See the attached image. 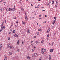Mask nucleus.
I'll use <instances>...</instances> for the list:
<instances>
[{
  "mask_svg": "<svg viewBox=\"0 0 60 60\" xmlns=\"http://www.w3.org/2000/svg\"><path fill=\"white\" fill-rule=\"evenodd\" d=\"M50 30V28L48 30H47V33H49V31Z\"/></svg>",
  "mask_w": 60,
  "mask_h": 60,
  "instance_id": "nucleus-1",
  "label": "nucleus"
},
{
  "mask_svg": "<svg viewBox=\"0 0 60 60\" xmlns=\"http://www.w3.org/2000/svg\"><path fill=\"white\" fill-rule=\"evenodd\" d=\"M56 4L55 5V6L56 7H57V4H58V2H57V1H56Z\"/></svg>",
  "mask_w": 60,
  "mask_h": 60,
  "instance_id": "nucleus-2",
  "label": "nucleus"
},
{
  "mask_svg": "<svg viewBox=\"0 0 60 60\" xmlns=\"http://www.w3.org/2000/svg\"><path fill=\"white\" fill-rule=\"evenodd\" d=\"M11 11H14L15 10V9H14L13 8H11Z\"/></svg>",
  "mask_w": 60,
  "mask_h": 60,
  "instance_id": "nucleus-3",
  "label": "nucleus"
},
{
  "mask_svg": "<svg viewBox=\"0 0 60 60\" xmlns=\"http://www.w3.org/2000/svg\"><path fill=\"white\" fill-rule=\"evenodd\" d=\"M14 36L15 37H18V35H17L16 34H15L14 35Z\"/></svg>",
  "mask_w": 60,
  "mask_h": 60,
  "instance_id": "nucleus-4",
  "label": "nucleus"
},
{
  "mask_svg": "<svg viewBox=\"0 0 60 60\" xmlns=\"http://www.w3.org/2000/svg\"><path fill=\"white\" fill-rule=\"evenodd\" d=\"M4 26H1V29H4V28H5V27L4 28Z\"/></svg>",
  "mask_w": 60,
  "mask_h": 60,
  "instance_id": "nucleus-5",
  "label": "nucleus"
},
{
  "mask_svg": "<svg viewBox=\"0 0 60 60\" xmlns=\"http://www.w3.org/2000/svg\"><path fill=\"white\" fill-rule=\"evenodd\" d=\"M53 50H54V49H52L50 50V52H53Z\"/></svg>",
  "mask_w": 60,
  "mask_h": 60,
  "instance_id": "nucleus-6",
  "label": "nucleus"
},
{
  "mask_svg": "<svg viewBox=\"0 0 60 60\" xmlns=\"http://www.w3.org/2000/svg\"><path fill=\"white\" fill-rule=\"evenodd\" d=\"M25 19L26 20V21H27V19H28V18L27 17V16H25Z\"/></svg>",
  "mask_w": 60,
  "mask_h": 60,
  "instance_id": "nucleus-7",
  "label": "nucleus"
},
{
  "mask_svg": "<svg viewBox=\"0 0 60 60\" xmlns=\"http://www.w3.org/2000/svg\"><path fill=\"white\" fill-rule=\"evenodd\" d=\"M30 32V29H29L27 31V32L28 33H29Z\"/></svg>",
  "mask_w": 60,
  "mask_h": 60,
  "instance_id": "nucleus-8",
  "label": "nucleus"
},
{
  "mask_svg": "<svg viewBox=\"0 0 60 60\" xmlns=\"http://www.w3.org/2000/svg\"><path fill=\"white\" fill-rule=\"evenodd\" d=\"M8 48H10V44H8Z\"/></svg>",
  "mask_w": 60,
  "mask_h": 60,
  "instance_id": "nucleus-9",
  "label": "nucleus"
},
{
  "mask_svg": "<svg viewBox=\"0 0 60 60\" xmlns=\"http://www.w3.org/2000/svg\"><path fill=\"white\" fill-rule=\"evenodd\" d=\"M19 40H18L17 42L18 45H19Z\"/></svg>",
  "mask_w": 60,
  "mask_h": 60,
  "instance_id": "nucleus-10",
  "label": "nucleus"
},
{
  "mask_svg": "<svg viewBox=\"0 0 60 60\" xmlns=\"http://www.w3.org/2000/svg\"><path fill=\"white\" fill-rule=\"evenodd\" d=\"M34 55L35 56H37V55H38V54L36 53H35L34 54Z\"/></svg>",
  "mask_w": 60,
  "mask_h": 60,
  "instance_id": "nucleus-11",
  "label": "nucleus"
},
{
  "mask_svg": "<svg viewBox=\"0 0 60 60\" xmlns=\"http://www.w3.org/2000/svg\"><path fill=\"white\" fill-rule=\"evenodd\" d=\"M44 52H42L41 53L43 55H45V53H44Z\"/></svg>",
  "mask_w": 60,
  "mask_h": 60,
  "instance_id": "nucleus-12",
  "label": "nucleus"
},
{
  "mask_svg": "<svg viewBox=\"0 0 60 60\" xmlns=\"http://www.w3.org/2000/svg\"><path fill=\"white\" fill-rule=\"evenodd\" d=\"M37 35H39V34H40L39 33V32H37Z\"/></svg>",
  "mask_w": 60,
  "mask_h": 60,
  "instance_id": "nucleus-13",
  "label": "nucleus"
},
{
  "mask_svg": "<svg viewBox=\"0 0 60 60\" xmlns=\"http://www.w3.org/2000/svg\"><path fill=\"white\" fill-rule=\"evenodd\" d=\"M38 31H40L41 32V31H42V30L41 29H38Z\"/></svg>",
  "mask_w": 60,
  "mask_h": 60,
  "instance_id": "nucleus-14",
  "label": "nucleus"
},
{
  "mask_svg": "<svg viewBox=\"0 0 60 60\" xmlns=\"http://www.w3.org/2000/svg\"><path fill=\"white\" fill-rule=\"evenodd\" d=\"M2 46H3V45H2V44H0V48H1V47H2Z\"/></svg>",
  "mask_w": 60,
  "mask_h": 60,
  "instance_id": "nucleus-15",
  "label": "nucleus"
},
{
  "mask_svg": "<svg viewBox=\"0 0 60 60\" xmlns=\"http://www.w3.org/2000/svg\"><path fill=\"white\" fill-rule=\"evenodd\" d=\"M27 58L28 59H31V57H30L29 56H28L27 57Z\"/></svg>",
  "mask_w": 60,
  "mask_h": 60,
  "instance_id": "nucleus-16",
  "label": "nucleus"
},
{
  "mask_svg": "<svg viewBox=\"0 0 60 60\" xmlns=\"http://www.w3.org/2000/svg\"><path fill=\"white\" fill-rule=\"evenodd\" d=\"M21 9L22 11H24V9L22 8H21Z\"/></svg>",
  "mask_w": 60,
  "mask_h": 60,
  "instance_id": "nucleus-17",
  "label": "nucleus"
},
{
  "mask_svg": "<svg viewBox=\"0 0 60 60\" xmlns=\"http://www.w3.org/2000/svg\"><path fill=\"white\" fill-rule=\"evenodd\" d=\"M22 23H23L24 25H25V23L24 22H23V21H22Z\"/></svg>",
  "mask_w": 60,
  "mask_h": 60,
  "instance_id": "nucleus-18",
  "label": "nucleus"
},
{
  "mask_svg": "<svg viewBox=\"0 0 60 60\" xmlns=\"http://www.w3.org/2000/svg\"><path fill=\"white\" fill-rule=\"evenodd\" d=\"M1 11H3V10H4V8H1Z\"/></svg>",
  "mask_w": 60,
  "mask_h": 60,
  "instance_id": "nucleus-19",
  "label": "nucleus"
},
{
  "mask_svg": "<svg viewBox=\"0 0 60 60\" xmlns=\"http://www.w3.org/2000/svg\"><path fill=\"white\" fill-rule=\"evenodd\" d=\"M52 4H54V1H52Z\"/></svg>",
  "mask_w": 60,
  "mask_h": 60,
  "instance_id": "nucleus-20",
  "label": "nucleus"
},
{
  "mask_svg": "<svg viewBox=\"0 0 60 60\" xmlns=\"http://www.w3.org/2000/svg\"><path fill=\"white\" fill-rule=\"evenodd\" d=\"M7 57H6L5 58L4 60H7Z\"/></svg>",
  "mask_w": 60,
  "mask_h": 60,
  "instance_id": "nucleus-21",
  "label": "nucleus"
},
{
  "mask_svg": "<svg viewBox=\"0 0 60 60\" xmlns=\"http://www.w3.org/2000/svg\"><path fill=\"white\" fill-rule=\"evenodd\" d=\"M22 1V0H20L19 1V3L20 4H21V1Z\"/></svg>",
  "mask_w": 60,
  "mask_h": 60,
  "instance_id": "nucleus-22",
  "label": "nucleus"
},
{
  "mask_svg": "<svg viewBox=\"0 0 60 60\" xmlns=\"http://www.w3.org/2000/svg\"><path fill=\"white\" fill-rule=\"evenodd\" d=\"M2 30H3V29H2L1 28L0 30V32H2Z\"/></svg>",
  "mask_w": 60,
  "mask_h": 60,
  "instance_id": "nucleus-23",
  "label": "nucleus"
},
{
  "mask_svg": "<svg viewBox=\"0 0 60 60\" xmlns=\"http://www.w3.org/2000/svg\"><path fill=\"white\" fill-rule=\"evenodd\" d=\"M34 49H33L32 50V52H34Z\"/></svg>",
  "mask_w": 60,
  "mask_h": 60,
  "instance_id": "nucleus-24",
  "label": "nucleus"
},
{
  "mask_svg": "<svg viewBox=\"0 0 60 60\" xmlns=\"http://www.w3.org/2000/svg\"><path fill=\"white\" fill-rule=\"evenodd\" d=\"M44 42V40H42L41 41V43H43V42Z\"/></svg>",
  "mask_w": 60,
  "mask_h": 60,
  "instance_id": "nucleus-25",
  "label": "nucleus"
},
{
  "mask_svg": "<svg viewBox=\"0 0 60 60\" xmlns=\"http://www.w3.org/2000/svg\"><path fill=\"white\" fill-rule=\"evenodd\" d=\"M15 32H16V31H15V30H14L13 31V33H15Z\"/></svg>",
  "mask_w": 60,
  "mask_h": 60,
  "instance_id": "nucleus-26",
  "label": "nucleus"
},
{
  "mask_svg": "<svg viewBox=\"0 0 60 60\" xmlns=\"http://www.w3.org/2000/svg\"><path fill=\"white\" fill-rule=\"evenodd\" d=\"M9 11V9H6V11Z\"/></svg>",
  "mask_w": 60,
  "mask_h": 60,
  "instance_id": "nucleus-27",
  "label": "nucleus"
},
{
  "mask_svg": "<svg viewBox=\"0 0 60 60\" xmlns=\"http://www.w3.org/2000/svg\"><path fill=\"white\" fill-rule=\"evenodd\" d=\"M53 45H54V43H52L51 45L52 46H53Z\"/></svg>",
  "mask_w": 60,
  "mask_h": 60,
  "instance_id": "nucleus-28",
  "label": "nucleus"
},
{
  "mask_svg": "<svg viewBox=\"0 0 60 60\" xmlns=\"http://www.w3.org/2000/svg\"><path fill=\"white\" fill-rule=\"evenodd\" d=\"M9 54H10V55H11V54H12V53L11 52H10Z\"/></svg>",
  "mask_w": 60,
  "mask_h": 60,
  "instance_id": "nucleus-29",
  "label": "nucleus"
},
{
  "mask_svg": "<svg viewBox=\"0 0 60 60\" xmlns=\"http://www.w3.org/2000/svg\"><path fill=\"white\" fill-rule=\"evenodd\" d=\"M6 4V2H5L4 3V5H5V4Z\"/></svg>",
  "mask_w": 60,
  "mask_h": 60,
  "instance_id": "nucleus-30",
  "label": "nucleus"
},
{
  "mask_svg": "<svg viewBox=\"0 0 60 60\" xmlns=\"http://www.w3.org/2000/svg\"><path fill=\"white\" fill-rule=\"evenodd\" d=\"M22 44H24L25 43L24 42V41H22Z\"/></svg>",
  "mask_w": 60,
  "mask_h": 60,
  "instance_id": "nucleus-31",
  "label": "nucleus"
},
{
  "mask_svg": "<svg viewBox=\"0 0 60 60\" xmlns=\"http://www.w3.org/2000/svg\"><path fill=\"white\" fill-rule=\"evenodd\" d=\"M51 57H49V60H50V59H51Z\"/></svg>",
  "mask_w": 60,
  "mask_h": 60,
  "instance_id": "nucleus-32",
  "label": "nucleus"
},
{
  "mask_svg": "<svg viewBox=\"0 0 60 60\" xmlns=\"http://www.w3.org/2000/svg\"><path fill=\"white\" fill-rule=\"evenodd\" d=\"M46 23V21H45L43 22V24H44V23Z\"/></svg>",
  "mask_w": 60,
  "mask_h": 60,
  "instance_id": "nucleus-33",
  "label": "nucleus"
},
{
  "mask_svg": "<svg viewBox=\"0 0 60 60\" xmlns=\"http://www.w3.org/2000/svg\"><path fill=\"white\" fill-rule=\"evenodd\" d=\"M38 41H37L36 42V44H37V43H38Z\"/></svg>",
  "mask_w": 60,
  "mask_h": 60,
  "instance_id": "nucleus-34",
  "label": "nucleus"
},
{
  "mask_svg": "<svg viewBox=\"0 0 60 60\" xmlns=\"http://www.w3.org/2000/svg\"><path fill=\"white\" fill-rule=\"evenodd\" d=\"M5 23H6V20H5Z\"/></svg>",
  "mask_w": 60,
  "mask_h": 60,
  "instance_id": "nucleus-35",
  "label": "nucleus"
},
{
  "mask_svg": "<svg viewBox=\"0 0 60 60\" xmlns=\"http://www.w3.org/2000/svg\"><path fill=\"white\" fill-rule=\"evenodd\" d=\"M17 25H15V28H17Z\"/></svg>",
  "mask_w": 60,
  "mask_h": 60,
  "instance_id": "nucleus-36",
  "label": "nucleus"
},
{
  "mask_svg": "<svg viewBox=\"0 0 60 60\" xmlns=\"http://www.w3.org/2000/svg\"><path fill=\"white\" fill-rule=\"evenodd\" d=\"M13 23H11V26H13Z\"/></svg>",
  "mask_w": 60,
  "mask_h": 60,
  "instance_id": "nucleus-37",
  "label": "nucleus"
},
{
  "mask_svg": "<svg viewBox=\"0 0 60 60\" xmlns=\"http://www.w3.org/2000/svg\"><path fill=\"white\" fill-rule=\"evenodd\" d=\"M46 50V49H45L44 50V52H45Z\"/></svg>",
  "mask_w": 60,
  "mask_h": 60,
  "instance_id": "nucleus-38",
  "label": "nucleus"
},
{
  "mask_svg": "<svg viewBox=\"0 0 60 60\" xmlns=\"http://www.w3.org/2000/svg\"><path fill=\"white\" fill-rule=\"evenodd\" d=\"M49 34H48L47 36V37H49Z\"/></svg>",
  "mask_w": 60,
  "mask_h": 60,
  "instance_id": "nucleus-39",
  "label": "nucleus"
},
{
  "mask_svg": "<svg viewBox=\"0 0 60 60\" xmlns=\"http://www.w3.org/2000/svg\"><path fill=\"white\" fill-rule=\"evenodd\" d=\"M25 15L26 16V12L25 13Z\"/></svg>",
  "mask_w": 60,
  "mask_h": 60,
  "instance_id": "nucleus-40",
  "label": "nucleus"
},
{
  "mask_svg": "<svg viewBox=\"0 0 60 60\" xmlns=\"http://www.w3.org/2000/svg\"><path fill=\"white\" fill-rule=\"evenodd\" d=\"M16 23H19V21H16Z\"/></svg>",
  "mask_w": 60,
  "mask_h": 60,
  "instance_id": "nucleus-41",
  "label": "nucleus"
},
{
  "mask_svg": "<svg viewBox=\"0 0 60 60\" xmlns=\"http://www.w3.org/2000/svg\"><path fill=\"white\" fill-rule=\"evenodd\" d=\"M8 40H10V37L8 38Z\"/></svg>",
  "mask_w": 60,
  "mask_h": 60,
  "instance_id": "nucleus-42",
  "label": "nucleus"
},
{
  "mask_svg": "<svg viewBox=\"0 0 60 60\" xmlns=\"http://www.w3.org/2000/svg\"><path fill=\"white\" fill-rule=\"evenodd\" d=\"M35 7V8H39V7Z\"/></svg>",
  "mask_w": 60,
  "mask_h": 60,
  "instance_id": "nucleus-43",
  "label": "nucleus"
},
{
  "mask_svg": "<svg viewBox=\"0 0 60 60\" xmlns=\"http://www.w3.org/2000/svg\"><path fill=\"white\" fill-rule=\"evenodd\" d=\"M3 25H4V23H2V24H1L2 26H3Z\"/></svg>",
  "mask_w": 60,
  "mask_h": 60,
  "instance_id": "nucleus-44",
  "label": "nucleus"
},
{
  "mask_svg": "<svg viewBox=\"0 0 60 60\" xmlns=\"http://www.w3.org/2000/svg\"><path fill=\"white\" fill-rule=\"evenodd\" d=\"M9 11H11V9L10 8H9Z\"/></svg>",
  "mask_w": 60,
  "mask_h": 60,
  "instance_id": "nucleus-45",
  "label": "nucleus"
},
{
  "mask_svg": "<svg viewBox=\"0 0 60 60\" xmlns=\"http://www.w3.org/2000/svg\"><path fill=\"white\" fill-rule=\"evenodd\" d=\"M10 49H11V48H12V47H11V46H10Z\"/></svg>",
  "mask_w": 60,
  "mask_h": 60,
  "instance_id": "nucleus-46",
  "label": "nucleus"
},
{
  "mask_svg": "<svg viewBox=\"0 0 60 60\" xmlns=\"http://www.w3.org/2000/svg\"><path fill=\"white\" fill-rule=\"evenodd\" d=\"M19 49H18L17 50V51L18 52H19Z\"/></svg>",
  "mask_w": 60,
  "mask_h": 60,
  "instance_id": "nucleus-47",
  "label": "nucleus"
},
{
  "mask_svg": "<svg viewBox=\"0 0 60 60\" xmlns=\"http://www.w3.org/2000/svg\"><path fill=\"white\" fill-rule=\"evenodd\" d=\"M41 49L42 50H43V49H44V48H42Z\"/></svg>",
  "mask_w": 60,
  "mask_h": 60,
  "instance_id": "nucleus-48",
  "label": "nucleus"
},
{
  "mask_svg": "<svg viewBox=\"0 0 60 60\" xmlns=\"http://www.w3.org/2000/svg\"><path fill=\"white\" fill-rule=\"evenodd\" d=\"M41 52H43V50H42L41 51Z\"/></svg>",
  "mask_w": 60,
  "mask_h": 60,
  "instance_id": "nucleus-49",
  "label": "nucleus"
},
{
  "mask_svg": "<svg viewBox=\"0 0 60 60\" xmlns=\"http://www.w3.org/2000/svg\"><path fill=\"white\" fill-rule=\"evenodd\" d=\"M41 58H40L39 59V60H41Z\"/></svg>",
  "mask_w": 60,
  "mask_h": 60,
  "instance_id": "nucleus-50",
  "label": "nucleus"
},
{
  "mask_svg": "<svg viewBox=\"0 0 60 60\" xmlns=\"http://www.w3.org/2000/svg\"><path fill=\"white\" fill-rule=\"evenodd\" d=\"M32 57H34V55H32Z\"/></svg>",
  "mask_w": 60,
  "mask_h": 60,
  "instance_id": "nucleus-51",
  "label": "nucleus"
},
{
  "mask_svg": "<svg viewBox=\"0 0 60 60\" xmlns=\"http://www.w3.org/2000/svg\"><path fill=\"white\" fill-rule=\"evenodd\" d=\"M56 19V18L55 17L54 18V19Z\"/></svg>",
  "mask_w": 60,
  "mask_h": 60,
  "instance_id": "nucleus-52",
  "label": "nucleus"
},
{
  "mask_svg": "<svg viewBox=\"0 0 60 60\" xmlns=\"http://www.w3.org/2000/svg\"><path fill=\"white\" fill-rule=\"evenodd\" d=\"M3 1V0H1L0 1V2L1 3H2V2Z\"/></svg>",
  "mask_w": 60,
  "mask_h": 60,
  "instance_id": "nucleus-53",
  "label": "nucleus"
},
{
  "mask_svg": "<svg viewBox=\"0 0 60 60\" xmlns=\"http://www.w3.org/2000/svg\"><path fill=\"white\" fill-rule=\"evenodd\" d=\"M56 19H55V20H54V22H55V21H56Z\"/></svg>",
  "mask_w": 60,
  "mask_h": 60,
  "instance_id": "nucleus-54",
  "label": "nucleus"
},
{
  "mask_svg": "<svg viewBox=\"0 0 60 60\" xmlns=\"http://www.w3.org/2000/svg\"><path fill=\"white\" fill-rule=\"evenodd\" d=\"M36 38V37L35 36L34 37V38Z\"/></svg>",
  "mask_w": 60,
  "mask_h": 60,
  "instance_id": "nucleus-55",
  "label": "nucleus"
},
{
  "mask_svg": "<svg viewBox=\"0 0 60 60\" xmlns=\"http://www.w3.org/2000/svg\"><path fill=\"white\" fill-rule=\"evenodd\" d=\"M39 17H41V15H39Z\"/></svg>",
  "mask_w": 60,
  "mask_h": 60,
  "instance_id": "nucleus-56",
  "label": "nucleus"
},
{
  "mask_svg": "<svg viewBox=\"0 0 60 60\" xmlns=\"http://www.w3.org/2000/svg\"><path fill=\"white\" fill-rule=\"evenodd\" d=\"M50 45V43H49V46Z\"/></svg>",
  "mask_w": 60,
  "mask_h": 60,
  "instance_id": "nucleus-57",
  "label": "nucleus"
},
{
  "mask_svg": "<svg viewBox=\"0 0 60 60\" xmlns=\"http://www.w3.org/2000/svg\"><path fill=\"white\" fill-rule=\"evenodd\" d=\"M14 19H17L16 18V17H15L14 18Z\"/></svg>",
  "mask_w": 60,
  "mask_h": 60,
  "instance_id": "nucleus-58",
  "label": "nucleus"
},
{
  "mask_svg": "<svg viewBox=\"0 0 60 60\" xmlns=\"http://www.w3.org/2000/svg\"><path fill=\"white\" fill-rule=\"evenodd\" d=\"M47 39L48 40V37H47Z\"/></svg>",
  "mask_w": 60,
  "mask_h": 60,
  "instance_id": "nucleus-59",
  "label": "nucleus"
},
{
  "mask_svg": "<svg viewBox=\"0 0 60 60\" xmlns=\"http://www.w3.org/2000/svg\"><path fill=\"white\" fill-rule=\"evenodd\" d=\"M55 22H53V24H55Z\"/></svg>",
  "mask_w": 60,
  "mask_h": 60,
  "instance_id": "nucleus-60",
  "label": "nucleus"
},
{
  "mask_svg": "<svg viewBox=\"0 0 60 60\" xmlns=\"http://www.w3.org/2000/svg\"><path fill=\"white\" fill-rule=\"evenodd\" d=\"M14 9H16V8L14 7V8H13Z\"/></svg>",
  "mask_w": 60,
  "mask_h": 60,
  "instance_id": "nucleus-61",
  "label": "nucleus"
},
{
  "mask_svg": "<svg viewBox=\"0 0 60 60\" xmlns=\"http://www.w3.org/2000/svg\"><path fill=\"white\" fill-rule=\"evenodd\" d=\"M9 34H11V32H9Z\"/></svg>",
  "mask_w": 60,
  "mask_h": 60,
  "instance_id": "nucleus-62",
  "label": "nucleus"
},
{
  "mask_svg": "<svg viewBox=\"0 0 60 60\" xmlns=\"http://www.w3.org/2000/svg\"><path fill=\"white\" fill-rule=\"evenodd\" d=\"M28 1V0H26V2H27V1Z\"/></svg>",
  "mask_w": 60,
  "mask_h": 60,
  "instance_id": "nucleus-63",
  "label": "nucleus"
},
{
  "mask_svg": "<svg viewBox=\"0 0 60 60\" xmlns=\"http://www.w3.org/2000/svg\"><path fill=\"white\" fill-rule=\"evenodd\" d=\"M48 56H47V57H46V58H48Z\"/></svg>",
  "mask_w": 60,
  "mask_h": 60,
  "instance_id": "nucleus-64",
  "label": "nucleus"
}]
</instances>
